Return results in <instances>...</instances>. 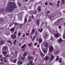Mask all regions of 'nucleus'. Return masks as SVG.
I'll list each match as a JSON object with an SVG mask.
<instances>
[{"label": "nucleus", "instance_id": "obj_28", "mask_svg": "<svg viewBox=\"0 0 65 65\" xmlns=\"http://www.w3.org/2000/svg\"><path fill=\"white\" fill-rule=\"evenodd\" d=\"M27 55V53H24L23 55V56H24V57H25V56H26Z\"/></svg>", "mask_w": 65, "mask_h": 65}, {"label": "nucleus", "instance_id": "obj_48", "mask_svg": "<svg viewBox=\"0 0 65 65\" xmlns=\"http://www.w3.org/2000/svg\"><path fill=\"white\" fill-rule=\"evenodd\" d=\"M36 38V36H35L34 38H33V39H35Z\"/></svg>", "mask_w": 65, "mask_h": 65}, {"label": "nucleus", "instance_id": "obj_15", "mask_svg": "<svg viewBox=\"0 0 65 65\" xmlns=\"http://www.w3.org/2000/svg\"><path fill=\"white\" fill-rule=\"evenodd\" d=\"M26 46V44H24V45L22 46H21V48L23 49L24 48H25V47Z\"/></svg>", "mask_w": 65, "mask_h": 65}, {"label": "nucleus", "instance_id": "obj_20", "mask_svg": "<svg viewBox=\"0 0 65 65\" xmlns=\"http://www.w3.org/2000/svg\"><path fill=\"white\" fill-rule=\"evenodd\" d=\"M4 9L3 8L1 10V12L2 13V12H3L4 11Z\"/></svg>", "mask_w": 65, "mask_h": 65}, {"label": "nucleus", "instance_id": "obj_18", "mask_svg": "<svg viewBox=\"0 0 65 65\" xmlns=\"http://www.w3.org/2000/svg\"><path fill=\"white\" fill-rule=\"evenodd\" d=\"M7 53L6 52H5V51L3 52V55H4H4H6V54H7Z\"/></svg>", "mask_w": 65, "mask_h": 65}, {"label": "nucleus", "instance_id": "obj_62", "mask_svg": "<svg viewBox=\"0 0 65 65\" xmlns=\"http://www.w3.org/2000/svg\"><path fill=\"white\" fill-rule=\"evenodd\" d=\"M25 36V34H24V35H23V37H24Z\"/></svg>", "mask_w": 65, "mask_h": 65}, {"label": "nucleus", "instance_id": "obj_52", "mask_svg": "<svg viewBox=\"0 0 65 65\" xmlns=\"http://www.w3.org/2000/svg\"><path fill=\"white\" fill-rule=\"evenodd\" d=\"M12 25V24H10L9 25V26L10 27Z\"/></svg>", "mask_w": 65, "mask_h": 65}, {"label": "nucleus", "instance_id": "obj_9", "mask_svg": "<svg viewBox=\"0 0 65 65\" xmlns=\"http://www.w3.org/2000/svg\"><path fill=\"white\" fill-rule=\"evenodd\" d=\"M49 57L47 56H45L44 58V60L45 61H46L48 59Z\"/></svg>", "mask_w": 65, "mask_h": 65}, {"label": "nucleus", "instance_id": "obj_24", "mask_svg": "<svg viewBox=\"0 0 65 65\" xmlns=\"http://www.w3.org/2000/svg\"><path fill=\"white\" fill-rule=\"evenodd\" d=\"M42 39L40 38V39H39V43H41V42H42Z\"/></svg>", "mask_w": 65, "mask_h": 65}, {"label": "nucleus", "instance_id": "obj_2", "mask_svg": "<svg viewBox=\"0 0 65 65\" xmlns=\"http://www.w3.org/2000/svg\"><path fill=\"white\" fill-rule=\"evenodd\" d=\"M12 53H11V54L12 55H13V57L14 58H15L17 56V55H18V52L17 51H15V52H13L11 51Z\"/></svg>", "mask_w": 65, "mask_h": 65}, {"label": "nucleus", "instance_id": "obj_40", "mask_svg": "<svg viewBox=\"0 0 65 65\" xmlns=\"http://www.w3.org/2000/svg\"><path fill=\"white\" fill-rule=\"evenodd\" d=\"M58 7H59V4H57L56 5Z\"/></svg>", "mask_w": 65, "mask_h": 65}, {"label": "nucleus", "instance_id": "obj_43", "mask_svg": "<svg viewBox=\"0 0 65 65\" xmlns=\"http://www.w3.org/2000/svg\"><path fill=\"white\" fill-rule=\"evenodd\" d=\"M16 33H17V31H16L14 33V35H15V34H16Z\"/></svg>", "mask_w": 65, "mask_h": 65}, {"label": "nucleus", "instance_id": "obj_11", "mask_svg": "<svg viewBox=\"0 0 65 65\" xmlns=\"http://www.w3.org/2000/svg\"><path fill=\"white\" fill-rule=\"evenodd\" d=\"M37 10L39 11H41V7L40 6H39L38 7Z\"/></svg>", "mask_w": 65, "mask_h": 65}, {"label": "nucleus", "instance_id": "obj_55", "mask_svg": "<svg viewBox=\"0 0 65 65\" xmlns=\"http://www.w3.org/2000/svg\"><path fill=\"white\" fill-rule=\"evenodd\" d=\"M30 64H32V61H30Z\"/></svg>", "mask_w": 65, "mask_h": 65}, {"label": "nucleus", "instance_id": "obj_58", "mask_svg": "<svg viewBox=\"0 0 65 65\" xmlns=\"http://www.w3.org/2000/svg\"><path fill=\"white\" fill-rule=\"evenodd\" d=\"M59 63H61V62H62V61H61V60H59Z\"/></svg>", "mask_w": 65, "mask_h": 65}, {"label": "nucleus", "instance_id": "obj_26", "mask_svg": "<svg viewBox=\"0 0 65 65\" xmlns=\"http://www.w3.org/2000/svg\"><path fill=\"white\" fill-rule=\"evenodd\" d=\"M40 55L42 57L44 56V54H43V53H42L41 52L40 53Z\"/></svg>", "mask_w": 65, "mask_h": 65}, {"label": "nucleus", "instance_id": "obj_23", "mask_svg": "<svg viewBox=\"0 0 65 65\" xmlns=\"http://www.w3.org/2000/svg\"><path fill=\"white\" fill-rule=\"evenodd\" d=\"M58 42H59L60 43L61 42H62V39H60L58 41Z\"/></svg>", "mask_w": 65, "mask_h": 65}, {"label": "nucleus", "instance_id": "obj_17", "mask_svg": "<svg viewBox=\"0 0 65 65\" xmlns=\"http://www.w3.org/2000/svg\"><path fill=\"white\" fill-rule=\"evenodd\" d=\"M48 44L47 42H45L44 43V45L45 47H47Z\"/></svg>", "mask_w": 65, "mask_h": 65}, {"label": "nucleus", "instance_id": "obj_4", "mask_svg": "<svg viewBox=\"0 0 65 65\" xmlns=\"http://www.w3.org/2000/svg\"><path fill=\"white\" fill-rule=\"evenodd\" d=\"M60 35H61L59 33L55 34L54 35V36L56 38H58V37H59V36H60Z\"/></svg>", "mask_w": 65, "mask_h": 65}, {"label": "nucleus", "instance_id": "obj_38", "mask_svg": "<svg viewBox=\"0 0 65 65\" xmlns=\"http://www.w3.org/2000/svg\"><path fill=\"white\" fill-rule=\"evenodd\" d=\"M8 42H10V43L11 44L12 43V42H11L10 41H8Z\"/></svg>", "mask_w": 65, "mask_h": 65}, {"label": "nucleus", "instance_id": "obj_41", "mask_svg": "<svg viewBox=\"0 0 65 65\" xmlns=\"http://www.w3.org/2000/svg\"><path fill=\"white\" fill-rule=\"evenodd\" d=\"M16 26H17V25H18V24L17 23H13Z\"/></svg>", "mask_w": 65, "mask_h": 65}, {"label": "nucleus", "instance_id": "obj_42", "mask_svg": "<svg viewBox=\"0 0 65 65\" xmlns=\"http://www.w3.org/2000/svg\"><path fill=\"white\" fill-rule=\"evenodd\" d=\"M47 13H50V12L49 11H47Z\"/></svg>", "mask_w": 65, "mask_h": 65}, {"label": "nucleus", "instance_id": "obj_45", "mask_svg": "<svg viewBox=\"0 0 65 65\" xmlns=\"http://www.w3.org/2000/svg\"><path fill=\"white\" fill-rule=\"evenodd\" d=\"M47 4H48V3L47 2H46L45 4V5H47Z\"/></svg>", "mask_w": 65, "mask_h": 65}, {"label": "nucleus", "instance_id": "obj_1", "mask_svg": "<svg viewBox=\"0 0 65 65\" xmlns=\"http://www.w3.org/2000/svg\"><path fill=\"white\" fill-rule=\"evenodd\" d=\"M8 7H7L5 9L6 12H9L10 11H13L14 9L17 7L16 5L14 2H11L9 3L8 5Z\"/></svg>", "mask_w": 65, "mask_h": 65}, {"label": "nucleus", "instance_id": "obj_6", "mask_svg": "<svg viewBox=\"0 0 65 65\" xmlns=\"http://www.w3.org/2000/svg\"><path fill=\"white\" fill-rule=\"evenodd\" d=\"M11 37H12V39H15L16 38H17V36L15 35H12L11 36Z\"/></svg>", "mask_w": 65, "mask_h": 65}, {"label": "nucleus", "instance_id": "obj_44", "mask_svg": "<svg viewBox=\"0 0 65 65\" xmlns=\"http://www.w3.org/2000/svg\"><path fill=\"white\" fill-rule=\"evenodd\" d=\"M57 3H58V4L60 3V1H58L57 2Z\"/></svg>", "mask_w": 65, "mask_h": 65}, {"label": "nucleus", "instance_id": "obj_37", "mask_svg": "<svg viewBox=\"0 0 65 65\" xmlns=\"http://www.w3.org/2000/svg\"><path fill=\"white\" fill-rule=\"evenodd\" d=\"M63 38H64V39H65V34H64L63 35Z\"/></svg>", "mask_w": 65, "mask_h": 65}, {"label": "nucleus", "instance_id": "obj_10", "mask_svg": "<svg viewBox=\"0 0 65 65\" xmlns=\"http://www.w3.org/2000/svg\"><path fill=\"white\" fill-rule=\"evenodd\" d=\"M33 58H34L31 56H29L28 57V60L29 61H31V60L33 59Z\"/></svg>", "mask_w": 65, "mask_h": 65}, {"label": "nucleus", "instance_id": "obj_29", "mask_svg": "<svg viewBox=\"0 0 65 65\" xmlns=\"http://www.w3.org/2000/svg\"><path fill=\"white\" fill-rule=\"evenodd\" d=\"M17 59H15V60H14L13 61V63H16V62L17 61Z\"/></svg>", "mask_w": 65, "mask_h": 65}, {"label": "nucleus", "instance_id": "obj_60", "mask_svg": "<svg viewBox=\"0 0 65 65\" xmlns=\"http://www.w3.org/2000/svg\"><path fill=\"white\" fill-rule=\"evenodd\" d=\"M59 29H61V27L60 26L59 27Z\"/></svg>", "mask_w": 65, "mask_h": 65}, {"label": "nucleus", "instance_id": "obj_34", "mask_svg": "<svg viewBox=\"0 0 65 65\" xmlns=\"http://www.w3.org/2000/svg\"><path fill=\"white\" fill-rule=\"evenodd\" d=\"M37 13V11H35L34 12L33 14H36V13Z\"/></svg>", "mask_w": 65, "mask_h": 65}, {"label": "nucleus", "instance_id": "obj_63", "mask_svg": "<svg viewBox=\"0 0 65 65\" xmlns=\"http://www.w3.org/2000/svg\"><path fill=\"white\" fill-rule=\"evenodd\" d=\"M2 57V55H1V56H0V58H1Z\"/></svg>", "mask_w": 65, "mask_h": 65}, {"label": "nucleus", "instance_id": "obj_31", "mask_svg": "<svg viewBox=\"0 0 65 65\" xmlns=\"http://www.w3.org/2000/svg\"><path fill=\"white\" fill-rule=\"evenodd\" d=\"M27 19L26 18H25L24 20V23H25L26 22H27Z\"/></svg>", "mask_w": 65, "mask_h": 65}, {"label": "nucleus", "instance_id": "obj_19", "mask_svg": "<svg viewBox=\"0 0 65 65\" xmlns=\"http://www.w3.org/2000/svg\"><path fill=\"white\" fill-rule=\"evenodd\" d=\"M23 26V24H21L20 25V26L19 27V28H20V29H21L22 28V26Z\"/></svg>", "mask_w": 65, "mask_h": 65}, {"label": "nucleus", "instance_id": "obj_50", "mask_svg": "<svg viewBox=\"0 0 65 65\" xmlns=\"http://www.w3.org/2000/svg\"><path fill=\"white\" fill-rule=\"evenodd\" d=\"M49 30L50 31H51L52 29H51L49 28Z\"/></svg>", "mask_w": 65, "mask_h": 65}, {"label": "nucleus", "instance_id": "obj_27", "mask_svg": "<svg viewBox=\"0 0 65 65\" xmlns=\"http://www.w3.org/2000/svg\"><path fill=\"white\" fill-rule=\"evenodd\" d=\"M44 38L45 39H46L47 38V36L45 35L44 37Z\"/></svg>", "mask_w": 65, "mask_h": 65}, {"label": "nucleus", "instance_id": "obj_39", "mask_svg": "<svg viewBox=\"0 0 65 65\" xmlns=\"http://www.w3.org/2000/svg\"><path fill=\"white\" fill-rule=\"evenodd\" d=\"M21 34V32H19L18 33V35L19 36H20Z\"/></svg>", "mask_w": 65, "mask_h": 65}, {"label": "nucleus", "instance_id": "obj_36", "mask_svg": "<svg viewBox=\"0 0 65 65\" xmlns=\"http://www.w3.org/2000/svg\"><path fill=\"white\" fill-rule=\"evenodd\" d=\"M18 5L20 7V6H21V4L20 3H18Z\"/></svg>", "mask_w": 65, "mask_h": 65}, {"label": "nucleus", "instance_id": "obj_64", "mask_svg": "<svg viewBox=\"0 0 65 65\" xmlns=\"http://www.w3.org/2000/svg\"><path fill=\"white\" fill-rule=\"evenodd\" d=\"M63 12H64V13H65V11H63Z\"/></svg>", "mask_w": 65, "mask_h": 65}, {"label": "nucleus", "instance_id": "obj_46", "mask_svg": "<svg viewBox=\"0 0 65 65\" xmlns=\"http://www.w3.org/2000/svg\"><path fill=\"white\" fill-rule=\"evenodd\" d=\"M4 61L5 62H7V61H6V59H4Z\"/></svg>", "mask_w": 65, "mask_h": 65}, {"label": "nucleus", "instance_id": "obj_51", "mask_svg": "<svg viewBox=\"0 0 65 65\" xmlns=\"http://www.w3.org/2000/svg\"><path fill=\"white\" fill-rule=\"evenodd\" d=\"M26 34L27 36H28V35H29L28 34V33L26 32Z\"/></svg>", "mask_w": 65, "mask_h": 65}, {"label": "nucleus", "instance_id": "obj_8", "mask_svg": "<svg viewBox=\"0 0 65 65\" xmlns=\"http://www.w3.org/2000/svg\"><path fill=\"white\" fill-rule=\"evenodd\" d=\"M51 59L50 60V62H51V61H52L54 60V57L53 55H52L51 56Z\"/></svg>", "mask_w": 65, "mask_h": 65}, {"label": "nucleus", "instance_id": "obj_25", "mask_svg": "<svg viewBox=\"0 0 65 65\" xmlns=\"http://www.w3.org/2000/svg\"><path fill=\"white\" fill-rule=\"evenodd\" d=\"M43 30L42 29V28L41 29V30L40 29H39L38 30L39 31H40V33H41L42 32V30Z\"/></svg>", "mask_w": 65, "mask_h": 65}, {"label": "nucleus", "instance_id": "obj_32", "mask_svg": "<svg viewBox=\"0 0 65 65\" xmlns=\"http://www.w3.org/2000/svg\"><path fill=\"white\" fill-rule=\"evenodd\" d=\"M4 56H5V57H6L7 58L9 57V55H4Z\"/></svg>", "mask_w": 65, "mask_h": 65}, {"label": "nucleus", "instance_id": "obj_56", "mask_svg": "<svg viewBox=\"0 0 65 65\" xmlns=\"http://www.w3.org/2000/svg\"><path fill=\"white\" fill-rule=\"evenodd\" d=\"M3 62H1L0 63V64H3Z\"/></svg>", "mask_w": 65, "mask_h": 65}, {"label": "nucleus", "instance_id": "obj_47", "mask_svg": "<svg viewBox=\"0 0 65 65\" xmlns=\"http://www.w3.org/2000/svg\"><path fill=\"white\" fill-rule=\"evenodd\" d=\"M13 42L14 43V45H15V44H16V43H15V42Z\"/></svg>", "mask_w": 65, "mask_h": 65}, {"label": "nucleus", "instance_id": "obj_33", "mask_svg": "<svg viewBox=\"0 0 65 65\" xmlns=\"http://www.w3.org/2000/svg\"><path fill=\"white\" fill-rule=\"evenodd\" d=\"M49 5H52V6H53V3L50 2L49 3Z\"/></svg>", "mask_w": 65, "mask_h": 65}, {"label": "nucleus", "instance_id": "obj_30", "mask_svg": "<svg viewBox=\"0 0 65 65\" xmlns=\"http://www.w3.org/2000/svg\"><path fill=\"white\" fill-rule=\"evenodd\" d=\"M32 44V43H31L30 44H28V45L29 46H31V44Z\"/></svg>", "mask_w": 65, "mask_h": 65}, {"label": "nucleus", "instance_id": "obj_12", "mask_svg": "<svg viewBox=\"0 0 65 65\" xmlns=\"http://www.w3.org/2000/svg\"><path fill=\"white\" fill-rule=\"evenodd\" d=\"M18 64H20V65H21L23 64V62H22L21 60H19L18 62Z\"/></svg>", "mask_w": 65, "mask_h": 65}, {"label": "nucleus", "instance_id": "obj_3", "mask_svg": "<svg viewBox=\"0 0 65 65\" xmlns=\"http://www.w3.org/2000/svg\"><path fill=\"white\" fill-rule=\"evenodd\" d=\"M36 23L37 26H39L40 24V20L38 19L36 21Z\"/></svg>", "mask_w": 65, "mask_h": 65}, {"label": "nucleus", "instance_id": "obj_59", "mask_svg": "<svg viewBox=\"0 0 65 65\" xmlns=\"http://www.w3.org/2000/svg\"><path fill=\"white\" fill-rule=\"evenodd\" d=\"M59 50L58 49V51H56V52H57V53H58V52H59Z\"/></svg>", "mask_w": 65, "mask_h": 65}, {"label": "nucleus", "instance_id": "obj_22", "mask_svg": "<svg viewBox=\"0 0 65 65\" xmlns=\"http://www.w3.org/2000/svg\"><path fill=\"white\" fill-rule=\"evenodd\" d=\"M61 1L62 2L61 3L62 4H64L65 3V1L64 0H61Z\"/></svg>", "mask_w": 65, "mask_h": 65}, {"label": "nucleus", "instance_id": "obj_16", "mask_svg": "<svg viewBox=\"0 0 65 65\" xmlns=\"http://www.w3.org/2000/svg\"><path fill=\"white\" fill-rule=\"evenodd\" d=\"M4 41H1L0 42V45H2V44H3L4 43Z\"/></svg>", "mask_w": 65, "mask_h": 65}, {"label": "nucleus", "instance_id": "obj_13", "mask_svg": "<svg viewBox=\"0 0 65 65\" xmlns=\"http://www.w3.org/2000/svg\"><path fill=\"white\" fill-rule=\"evenodd\" d=\"M7 47L6 46H4L3 47V50L4 51H6L7 50Z\"/></svg>", "mask_w": 65, "mask_h": 65}, {"label": "nucleus", "instance_id": "obj_14", "mask_svg": "<svg viewBox=\"0 0 65 65\" xmlns=\"http://www.w3.org/2000/svg\"><path fill=\"white\" fill-rule=\"evenodd\" d=\"M11 31L12 33H13L14 31V28H13L11 29Z\"/></svg>", "mask_w": 65, "mask_h": 65}, {"label": "nucleus", "instance_id": "obj_5", "mask_svg": "<svg viewBox=\"0 0 65 65\" xmlns=\"http://www.w3.org/2000/svg\"><path fill=\"white\" fill-rule=\"evenodd\" d=\"M43 51L44 54H46L47 52V49L44 48L43 49Z\"/></svg>", "mask_w": 65, "mask_h": 65}, {"label": "nucleus", "instance_id": "obj_21", "mask_svg": "<svg viewBox=\"0 0 65 65\" xmlns=\"http://www.w3.org/2000/svg\"><path fill=\"white\" fill-rule=\"evenodd\" d=\"M34 32H35V29H33L32 31V32H31V34L33 35L34 33Z\"/></svg>", "mask_w": 65, "mask_h": 65}, {"label": "nucleus", "instance_id": "obj_61", "mask_svg": "<svg viewBox=\"0 0 65 65\" xmlns=\"http://www.w3.org/2000/svg\"><path fill=\"white\" fill-rule=\"evenodd\" d=\"M14 42H17V40H15L14 41Z\"/></svg>", "mask_w": 65, "mask_h": 65}, {"label": "nucleus", "instance_id": "obj_53", "mask_svg": "<svg viewBox=\"0 0 65 65\" xmlns=\"http://www.w3.org/2000/svg\"><path fill=\"white\" fill-rule=\"evenodd\" d=\"M3 65H5V63L3 62Z\"/></svg>", "mask_w": 65, "mask_h": 65}, {"label": "nucleus", "instance_id": "obj_49", "mask_svg": "<svg viewBox=\"0 0 65 65\" xmlns=\"http://www.w3.org/2000/svg\"><path fill=\"white\" fill-rule=\"evenodd\" d=\"M59 58H57L56 59V61H57L58 60H59Z\"/></svg>", "mask_w": 65, "mask_h": 65}, {"label": "nucleus", "instance_id": "obj_35", "mask_svg": "<svg viewBox=\"0 0 65 65\" xmlns=\"http://www.w3.org/2000/svg\"><path fill=\"white\" fill-rule=\"evenodd\" d=\"M25 58V57H21V59L22 60H24Z\"/></svg>", "mask_w": 65, "mask_h": 65}, {"label": "nucleus", "instance_id": "obj_57", "mask_svg": "<svg viewBox=\"0 0 65 65\" xmlns=\"http://www.w3.org/2000/svg\"><path fill=\"white\" fill-rule=\"evenodd\" d=\"M37 43H35V45H37Z\"/></svg>", "mask_w": 65, "mask_h": 65}, {"label": "nucleus", "instance_id": "obj_54", "mask_svg": "<svg viewBox=\"0 0 65 65\" xmlns=\"http://www.w3.org/2000/svg\"><path fill=\"white\" fill-rule=\"evenodd\" d=\"M4 60L3 59H2V58L1 59V61H3Z\"/></svg>", "mask_w": 65, "mask_h": 65}, {"label": "nucleus", "instance_id": "obj_7", "mask_svg": "<svg viewBox=\"0 0 65 65\" xmlns=\"http://www.w3.org/2000/svg\"><path fill=\"white\" fill-rule=\"evenodd\" d=\"M53 51H54V48L53 47L51 46L49 48V51H50V52H52Z\"/></svg>", "mask_w": 65, "mask_h": 65}]
</instances>
